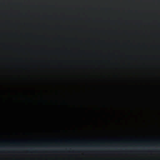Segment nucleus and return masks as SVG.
Instances as JSON below:
<instances>
[{
	"label": "nucleus",
	"mask_w": 160,
	"mask_h": 160,
	"mask_svg": "<svg viewBox=\"0 0 160 160\" xmlns=\"http://www.w3.org/2000/svg\"><path fill=\"white\" fill-rule=\"evenodd\" d=\"M141 142H142L149 143L150 142V140H144L141 141Z\"/></svg>",
	"instance_id": "nucleus-1"
},
{
	"label": "nucleus",
	"mask_w": 160,
	"mask_h": 160,
	"mask_svg": "<svg viewBox=\"0 0 160 160\" xmlns=\"http://www.w3.org/2000/svg\"><path fill=\"white\" fill-rule=\"evenodd\" d=\"M66 142L68 143H71L72 142V140H67L65 141Z\"/></svg>",
	"instance_id": "nucleus-2"
},
{
	"label": "nucleus",
	"mask_w": 160,
	"mask_h": 160,
	"mask_svg": "<svg viewBox=\"0 0 160 160\" xmlns=\"http://www.w3.org/2000/svg\"><path fill=\"white\" fill-rule=\"evenodd\" d=\"M18 143L16 142V141L15 140H13L12 142V144H18Z\"/></svg>",
	"instance_id": "nucleus-3"
},
{
	"label": "nucleus",
	"mask_w": 160,
	"mask_h": 160,
	"mask_svg": "<svg viewBox=\"0 0 160 160\" xmlns=\"http://www.w3.org/2000/svg\"><path fill=\"white\" fill-rule=\"evenodd\" d=\"M59 141V142H60V143H62V140H55V142H56V143H57Z\"/></svg>",
	"instance_id": "nucleus-4"
},
{
	"label": "nucleus",
	"mask_w": 160,
	"mask_h": 160,
	"mask_svg": "<svg viewBox=\"0 0 160 160\" xmlns=\"http://www.w3.org/2000/svg\"><path fill=\"white\" fill-rule=\"evenodd\" d=\"M132 142H133L136 143H137V142H138V141H137V140H134L132 141Z\"/></svg>",
	"instance_id": "nucleus-5"
}]
</instances>
